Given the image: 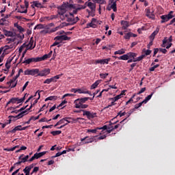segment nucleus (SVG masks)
<instances>
[{"instance_id":"nucleus-1","label":"nucleus","mask_w":175,"mask_h":175,"mask_svg":"<svg viewBox=\"0 0 175 175\" xmlns=\"http://www.w3.org/2000/svg\"><path fill=\"white\" fill-rule=\"evenodd\" d=\"M66 5L65 3H64L58 10V14H59L61 20H65L64 14L66 13Z\"/></svg>"},{"instance_id":"nucleus-2","label":"nucleus","mask_w":175,"mask_h":175,"mask_svg":"<svg viewBox=\"0 0 175 175\" xmlns=\"http://www.w3.org/2000/svg\"><path fill=\"white\" fill-rule=\"evenodd\" d=\"M33 105L32 104H31L29 108L27 109L26 110L21 112L20 113H18L17 116H10L9 118L11 119V120H13L14 118H16V120H20V118H23V117H24V114H25V113H27V111H29V109H32V107Z\"/></svg>"},{"instance_id":"nucleus-3","label":"nucleus","mask_w":175,"mask_h":175,"mask_svg":"<svg viewBox=\"0 0 175 175\" xmlns=\"http://www.w3.org/2000/svg\"><path fill=\"white\" fill-rule=\"evenodd\" d=\"M39 73V69L38 68H33L31 70L27 69L24 72L25 75H30V76H35V75H38Z\"/></svg>"},{"instance_id":"nucleus-4","label":"nucleus","mask_w":175,"mask_h":175,"mask_svg":"<svg viewBox=\"0 0 175 175\" xmlns=\"http://www.w3.org/2000/svg\"><path fill=\"white\" fill-rule=\"evenodd\" d=\"M83 116H86L88 120L95 118L96 117V113L91 112L90 111H83Z\"/></svg>"},{"instance_id":"nucleus-5","label":"nucleus","mask_w":175,"mask_h":175,"mask_svg":"<svg viewBox=\"0 0 175 175\" xmlns=\"http://www.w3.org/2000/svg\"><path fill=\"white\" fill-rule=\"evenodd\" d=\"M81 142H82L83 144H88L94 142V138L86 136L84 138H81Z\"/></svg>"},{"instance_id":"nucleus-6","label":"nucleus","mask_w":175,"mask_h":175,"mask_svg":"<svg viewBox=\"0 0 175 175\" xmlns=\"http://www.w3.org/2000/svg\"><path fill=\"white\" fill-rule=\"evenodd\" d=\"M51 70L50 68H44L42 71L37 73L38 76H40L43 77L44 76H47V75H50Z\"/></svg>"},{"instance_id":"nucleus-7","label":"nucleus","mask_w":175,"mask_h":175,"mask_svg":"<svg viewBox=\"0 0 175 175\" xmlns=\"http://www.w3.org/2000/svg\"><path fill=\"white\" fill-rule=\"evenodd\" d=\"M146 12V17H148V18H155V15L154 14V12H151V10L150 8H148L145 10Z\"/></svg>"},{"instance_id":"nucleus-8","label":"nucleus","mask_w":175,"mask_h":175,"mask_svg":"<svg viewBox=\"0 0 175 175\" xmlns=\"http://www.w3.org/2000/svg\"><path fill=\"white\" fill-rule=\"evenodd\" d=\"M32 62H39L38 57H31V58L27 59L23 62V64H26V65H29V64Z\"/></svg>"},{"instance_id":"nucleus-9","label":"nucleus","mask_w":175,"mask_h":175,"mask_svg":"<svg viewBox=\"0 0 175 175\" xmlns=\"http://www.w3.org/2000/svg\"><path fill=\"white\" fill-rule=\"evenodd\" d=\"M85 5L88 6V8H90L91 10H96V5L95 3H92L91 1H87L85 3Z\"/></svg>"},{"instance_id":"nucleus-10","label":"nucleus","mask_w":175,"mask_h":175,"mask_svg":"<svg viewBox=\"0 0 175 175\" xmlns=\"http://www.w3.org/2000/svg\"><path fill=\"white\" fill-rule=\"evenodd\" d=\"M65 17H66V21H68V23H70V25H75V17L73 16V15H70V17L68 16V14H65Z\"/></svg>"},{"instance_id":"nucleus-11","label":"nucleus","mask_w":175,"mask_h":175,"mask_svg":"<svg viewBox=\"0 0 175 175\" xmlns=\"http://www.w3.org/2000/svg\"><path fill=\"white\" fill-rule=\"evenodd\" d=\"M85 8H87V6L85 5H76V4H75L74 9L75 10H74V12L75 13H77V12H79V10H81L82 9H85Z\"/></svg>"},{"instance_id":"nucleus-12","label":"nucleus","mask_w":175,"mask_h":175,"mask_svg":"<svg viewBox=\"0 0 175 175\" xmlns=\"http://www.w3.org/2000/svg\"><path fill=\"white\" fill-rule=\"evenodd\" d=\"M117 122H118V121L113 122L110 121L109 122V126L107 129L106 132H107L108 133H111V132H113V131H114L113 129V126H111V125H114V124H117Z\"/></svg>"},{"instance_id":"nucleus-13","label":"nucleus","mask_w":175,"mask_h":175,"mask_svg":"<svg viewBox=\"0 0 175 175\" xmlns=\"http://www.w3.org/2000/svg\"><path fill=\"white\" fill-rule=\"evenodd\" d=\"M68 25H70V23H62L60 25L56 27L53 30V32H55V31H58V29H61V28H64V27H68Z\"/></svg>"},{"instance_id":"nucleus-14","label":"nucleus","mask_w":175,"mask_h":175,"mask_svg":"<svg viewBox=\"0 0 175 175\" xmlns=\"http://www.w3.org/2000/svg\"><path fill=\"white\" fill-rule=\"evenodd\" d=\"M25 38L24 33H20L19 34L16 35V39L18 40L17 42V44H19V43H23V40Z\"/></svg>"},{"instance_id":"nucleus-15","label":"nucleus","mask_w":175,"mask_h":175,"mask_svg":"<svg viewBox=\"0 0 175 175\" xmlns=\"http://www.w3.org/2000/svg\"><path fill=\"white\" fill-rule=\"evenodd\" d=\"M128 55V59H136V57H137V53H133V52H129L128 53H126Z\"/></svg>"},{"instance_id":"nucleus-16","label":"nucleus","mask_w":175,"mask_h":175,"mask_svg":"<svg viewBox=\"0 0 175 175\" xmlns=\"http://www.w3.org/2000/svg\"><path fill=\"white\" fill-rule=\"evenodd\" d=\"M66 120H70V118H68V117H66V118H62V120H60L59 121H58L55 124V126H58V125H61L62 124H65V121H66Z\"/></svg>"},{"instance_id":"nucleus-17","label":"nucleus","mask_w":175,"mask_h":175,"mask_svg":"<svg viewBox=\"0 0 175 175\" xmlns=\"http://www.w3.org/2000/svg\"><path fill=\"white\" fill-rule=\"evenodd\" d=\"M64 74H60L50 78L51 83H57V80L59 79L61 77H62Z\"/></svg>"},{"instance_id":"nucleus-18","label":"nucleus","mask_w":175,"mask_h":175,"mask_svg":"<svg viewBox=\"0 0 175 175\" xmlns=\"http://www.w3.org/2000/svg\"><path fill=\"white\" fill-rule=\"evenodd\" d=\"M74 103L75 105V108L76 109H80L81 106L83 105V103H81V101L79 98L75 100Z\"/></svg>"},{"instance_id":"nucleus-19","label":"nucleus","mask_w":175,"mask_h":175,"mask_svg":"<svg viewBox=\"0 0 175 175\" xmlns=\"http://www.w3.org/2000/svg\"><path fill=\"white\" fill-rule=\"evenodd\" d=\"M108 128L109 127H107V125H104L103 127H98L99 131L102 130L101 132L99 133V135H103V133H106Z\"/></svg>"},{"instance_id":"nucleus-20","label":"nucleus","mask_w":175,"mask_h":175,"mask_svg":"<svg viewBox=\"0 0 175 175\" xmlns=\"http://www.w3.org/2000/svg\"><path fill=\"white\" fill-rule=\"evenodd\" d=\"M121 25H122V29H126L129 27V22L126 21H122Z\"/></svg>"},{"instance_id":"nucleus-21","label":"nucleus","mask_w":175,"mask_h":175,"mask_svg":"<svg viewBox=\"0 0 175 175\" xmlns=\"http://www.w3.org/2000/svg\"><path fill=\"white\" fill-rule=\"evenodd\" d=\"M111 3V9H113V12H117V1H114V0H112Z\"/></svg>"},{"instance_id":"nucleus-22","label":"nucleus","mask_w":175,"mask_h":175,"mask_svg":"<svg viewBox=\"0 0 175 175\" xmlns=\"http://www.w3.org/2000/svg\"><path fill=\"white\" fill-rule=\"evenodd\" d=\"M3 32L5 36H10L11 38H13V36H14V33H13V31L4 30Z\"/></svg>"},{"instance_id":"nucleus-23","label":"nucleus","mask_w":175,"mask_h":175,"mask_svg":"<svg viewBox=\"0 0 175 175\" xmlns=\"http://www.w3.org/2000/svg\"><path fill=\"white\" fill-rule=\"evenodd\" d=\"M16 131H22V126L18 125L14 127V129L11 130L10 132V133H16Z\"/></svg>"},{"instance_id":"nucleus-24","label":"nucleus","mask_w":175,"mask_h":175,"mask_svg":"<svg viewBox=\"0 0 175 175\" xmlns=\"http://www.w3.org/2000/svg\"><path fill=\"white\" fill-rule=\"evenodd\" d=\"M14 27H16V28H17V29H18L19 30V32H20V33H23V32H24L25 30L24 29V28H23V27H21V26H20L19 25H18V23H14Z\"/></svg>"},{"instance_id":"nucleus-25","label":"nucleus","mask_w":175,"mask_h":175,"mask_svg":"<svg viewBox=\"0 0 175 175\" xmlns=\"http://www.w3.org/2000/svg\"><path fill=\"white\" fill-rule=\"evenodd\" d=\"M100 84V80H97L95 83H94L92 85L90 89L91 90H95Z\"/></svg>"},{"instance_id":"nucleus-26","label":"nucleus","mask_w":175,"mask_h":175,"mask_svg":"<svg viewBox=\"0 0 175 175\" xmlns=\"http://www.w3.org/2000/svg\"><path fill=\"white\" fill-rule=\"evenodd\" d=\"M153 95H154V92H152L150 95H148L145 98V99L142 101V103H145V104L147 103V102H148V100H150L151 98H152Z\"/></svg>"},{"instance_id":"nucleus-27","label":"nucleus","mask_w":175,"mask_h":175,"mask_svg":"<svg viewBox=\"0 0 175 175\" xmlns=\"http://www.w3.org/2000/svg\"><path fill=\"white\" fill-rule=\"evenodd\" d=\"M46 151H44V152H36V157H37V159H39V158H42V157H43L44 155H46Z\"/></svg>"},{"instance_id":"nucleus-28","label":"nucleus","mask_w":175,"mask_h":175,"mask_svg":"<svg viewBox=\"0 0 175 175\" xmlns=\"http://www.w3.org/2000/svg\"><path fill=\"white\" fill-rule=\"evenodd\" d=\"M161 24H163V23H167V21H169L170 20L166 15L161 16Z\"/></svg>"},{"instance_id":"nucleus-29","label":"nucleus","mask_w":175,"mask_h":175,"mask_svg":"<svg viewBox=\"0 0 175 175\" xmlns=\"http://www.w3.org/2000/svg\"><path fill=\"white\" fill-rule=\"evenodd\" d=\"M158 32H159V29H157L156 31H154L153 33H152V34L150 35V38L152 40H154V39H155V36H157V35H158Z\"/></svg>"},{"instance_id":"nucleus-30","label":"nucleus","mask_w":175,"mask_h":175,"mask_svg":"<svg viewBox=\"0 0 175 175\" xmlns=\"http://www.w3.org/2000/svg\"><path fill=\"white\" fill-rule=\"evenodd\" d=\"M38 59V62H40L42 61H45V59H47L49 57V55L47 54L44 55L42 57H37Z\"/></svg>"},{"instance_id":"nucleus-31","label":"nucleus","mask_w":175,"mask_h":175,"mask_svg":"<svg viewBox=\"0 0 175 175\" xmlns=\"http://www.w3.org/2000/svg\"><path fill=\"white\" fill-rule=\"evenodd\" d=\"M95 10H87V12H88V17H90V16H91V17H94V16H95Z\"/></svg>"},{"instance_id":"nucleus-32","label":"nucleus","mask_w":175,"mask_h":175,"mask_svg":"<svg viewBox=\"0 0 175 175\" xmlns=\"http://www.w3.org/2000/svg\"><path fill=\"white\" fill-rule=\"evenodd\" d=\"M10 103L15 104L17 103V98H12L8 103L7 106L10 105Z\"/></svg>"},{"instance_id":"nucleus-33","label":"nucleus","mask_w":175,"mask_h":175,"mask_svg":"<svg viewBox=\"0 0 175 175\" xmlns=\"http://www.w3.org/2000/svg\"><path fill=\"white\" fill-rule=\"evenodd\" d=\"M117 54H119V55H122V54H125V50L124 49H120V50L115 51L114 52V55H117Z\"/></svg>"},{"instance_id":"nucleus-34","label":"nucleus","mask_w":175,"mask_h":175,"mask_svg":"<svg viewBox=\"0 0 175 175\" xmlns=\"http://www.w3.org/2000/svg\"><path fill=\"white\" fill-rule=\"evenodd\" d=\"M18 161L16 163V165H21V163H25V162H27L25 159V157H22V159H18Z\"/></svg>"},{"instance_id":"nucleus-35","label":"nucleus","mask_w":175,"mask_h":175,"mask_svg":"<svg viewBox=\"0 0 175 175\" xmlns=\"http://www.w3.org/2000/svg\"><path fill=\"white\" fill-rule=\"evenodd\" d=\"M25 96H27V94H25V96L21 98H17L16 104L18 105V103H23V102L25 100Z\"/></svg>"},{"instance_id":"nucleus-36","label":"nucleus","mask_w":175,"mask_h":175,"mask_svg":"<svg viewBox=\"0 0 175 175\" xmlns=\"http://www.w3.org/2000/svg\"><path fill=\"white\" fill-rule=\"evenodd\" d=\"M66 9H75V4H70L69 3H64Z\"/></svg>"},{"instance_id":"nucleus-37","label":"nucleus","mask_w":175,"mask_h":175,"mask_svg":"<svg viewBox=\"0 0 175 175\" xmlns=\"http://www.w3.org/2000/svg\"><path fill=\"white\" fill-rule=\"evenodd\" d=\"M118 59H122V61H128V55H127V53L126 54H124V55H122V56H120L119 57H118Z\"/></svg>"},{"instance_id":"nucleus-38","label":"nucleus","mask_w":175,"mask_h":175,"mask_svg":"<svg viewBox=\"0 0 175 175\" xmlns=\"http://www.w3.org/2000/svg\"><path fill=\"white\" fill-rule=\"evenodd\" d=\"M10 118V120H9V122H5V123H4V124H1V128H5L8 124H10V122H12V120H13L14 121H16V120H18V119H16V118H14V119H11L10 118Z\"/></svg>"},{"instance_id":"nucleus-39","label":"nucleus","mask_w":175,"mask_h":175,"mask_svg":"<svg viewBox=\"0 0 175 175\" xmlns=\"http://www.w3.org/2000/svg\"><path fill=\"white\" fill-rule=\"evenodd\" d=\"M62 133V131H53L51 132V134L53 135V136H57L58 135H61Z\"/></svg>"},{"instance_id":"nucleus-40","label":"nucleus","mask_w":175,"mask_h":175,"mask_svg":"<svg viewBox=\"0 0 175 175\" xmlns=\"http://www.w3.org/2000/svg\"><path fill=\"white\" fill-rule=\"evenodd\" d=\"M62 42L64 40H70V37H68L66 35L60 36Z\"/></svg>"},{"instance_id":"nucleus-41","label":"nucleus","mask_w":175,"mask_h":175,"mask_svg":"<svg viewBox=\"0 0 175 175\" xmlns=\"http://www.w3.org/2000/svg\"><path fill=\"white\" fill-rule=\"evenodd\" d=\"M86 28H96V25L90 22V23L87 24Z\"/></svg>"},{"instance_id":"nucleus-42","label":"nucleus","mask_w":175,"mask_h":175,"mask_svg":"<svg viewBox=\"0 0 175 175\" xmlns=\"http://www.w3.org/2000/svg\"><path fill=\"white\" fill-rule=\"evenodd\" d=\"M47 100H57V96H51L45 99V102H47Z\"/></svg>"},{"instance_id":"nucleus-43","label":"nucleus","mask_w":175,"mask_h":175,"mask_svg":"<svg viewBox=\"0 0 175 175\" xmlns=\"http://www.w3.org/2000/svg\"><path fill=\"white\" fill-rule=\"evenodd\" d=\"M79 100L82 103V104H84L87 100H90V97L80 98Z\"/></svg>"},{"instance_id":"nucleus-44","label":"nucleus","mask_w":175,"mask_h":175,"mask_svg":"<svg viewBox=\"0 0 175 175\" xmlns=\"http://www.w3.org/2000/svg\"><path fill=\"white\" fill-rule=\"evenodd\" d=\"M36 164L32 163V164H31L29 166H26L25 169H26L27 170H29V172H31V170L32 169H33V167L36 166Z\"/></svg>"},{"instance_id":"nucleus-45","label":"nucleus","mask_w":175,"mask_h":175,"mask_svg":"<svg viewBox=\"0 0 175 175\" xmlns=\"http://www.w3.org/2000/svg\"><path fill=\"white\" fill-rule=\"evenodd\" d=\"M98 131H99V127H97L94 129H88V132H90L91 133H98Z\"/></svg>"},{"instance_id":"nucleus-46","label":"nucleus","mask_w":175,"mask_h":175,"mask_svg":"<svg viewBox=\"0 0 175 175\" xmlns=\"http://www.w3.org/2000/svg\"><path fill=\"white\" fill-rule=\"evenodd\" d=\"M121 95L118 94L116 96L110 98V100H114V102H117L119 99H121Z\"/></svg>"},{"instance_id":"nucleus-47","label":"nucleus","mask_w":175,"mask_h":175,"mask_svg":"<svg viewBox=\"0 0 175 175\" xmlns=\"http://www.w3.org/2000/svg\"><path fill=\"white\" fill-rule=\"evenodd\" d=\"M143 101L142 102H141V103H138V104H136L135 105V107H134V108L133 109H135V111H136V109H139V107H142V106H143Z\"/></svg>"},{"instance_id":"nucleus-48","label":"nucleus","mask_w":175,"mask_h":175,"mask_svg":"<svg viewBox=\"0 0 175 175\" xmlns=\"http://www.w3.org/2000/svg\"><path fill=\"white\" fill-rule=\"evenodd\" d=\"M111 60V58H107V59H103V65L109 64V62H110V61Z\"/></svg>"},{"instance_id":"nucleus-49","label":"nucleus","mask_w":175,"mask_h":175,"mask_svg":"<svg viewBox=\"0 0 175 175\" xmlns=\"http://www.w3.org/2000/svg\"><path fill=\"white\" fill-rule=\"evenodd\" d=\"M34 6H36V8H42V3H39V1H33V2Z\"/></svg>"},{"instance_id":"nucleus-50","label":"nucleus","mask_w":175,"mask_h":175,"mask_svg":"<svg viewBox=\"0 0 175 175\" xmlns=\"http://www.w3.org/2000/svg\"><path fill=\"white\" fill-rule=\"evenodd\" d=\"M146 57V55H142L141 56L135 58V62H138L139 61H142Z\"/></svg>"},{"instance_id":"nucleus-51","label":"nucleus","mask_w":175,"mask_h":175,"mask_svg":"<svg viewBox=\"0 0 175 175\" xmlns=\"http://www.w3.org/2000/svg\"><path fill=\"white\" fill-rule=\"evenodd\" d=\"M174 12L173 11H170L169 12V14L167 15H166V16L170 19V20H172V18H173V17H174V16H173Z\"/></svg>"},{"instance_id":"nucleus-52","label":"nucleus","mask_w":175,"mask_h":175,"mask_svg":"<svg viewBox=\"0 0 175 175\" xmlns=\"http://www.w3.org/2000/svg\"><path fill=\"white\" fill-rule=\"evenodd\" d=\"M94 64H95V65H98V64H100V65H103V59L95 60Z\"/></svg>"},{"instance_id":"nucleus-53","label":"nucleus","mask_w":175,"mask_h":175,"mask_svg":"<svg viewBox=\"0 0 175 175\" xmlns=\"http://www.w3.org/2000/svg\"><path fill=\"white\" fill-rule=\"evenodd\" d=\"M40 116H42V113H40L38 116H31L30 118V120H31V121H36V120H39V117H40Z\"/></svg>"},{"instance_id":"nucleus-54","label":"nucleus","mask_w":175,"mask_h":175,"mask_svg":"<svg viewBox=\"0 0 175 175\" xmlns=\"http://www.w3.org/2000/svg\"><path fill=\"white\" fill-rule=\"evenodd\" d=\"M33 45V41H30L29 44H27V46H29V47H28L27 49L29 50H32V49H35V46L32 47Z\"/></svg>"},{"instance_id":"nucleus-55","label":"nucleus","mask_w":175,"mask_h":175,"mask_svg":"<svg viewBox=\"0 0 175 175\" xmlns=\"http://www.w3.org/2000/svg\"><path fill=\"white\" fill-rule=\"evenodd\" d=\"M109 76V73H100V79H106Z\"/></svg>"},{"instance_id":"nucleus-56","label":"nucleus","mask_w":175,"mask_h":175,"mask_svg":"<svg viewBox=\"0 0 175 175\" xmlns=\"http://www.w3.org/2000/svg\"><path fill=\"white\" fill-rule=\"evenodd\" d=\"M66 103H68V101H66V100H63L62 103L57 106V109H59V107H62V106H64V105H66Z\"/></svg>"},{"instance_id":"nucleus-57","label":"nucleus","mask_w":175,"mask_h":175,"mask_svg":"<svg viewBox=\"0 0 175 175\" xmlns=\"http://www.w3.org/2000/svg\"><path fill=\"white\" fill-rule=\"evenodd\" d=\"M44 27H43V25L42 24H38L35 27H34V29H43Z\"/></svg>"},{"instance_id":"nucleus-58","label":"nucleus","mask_w":175,"mask_h":175,"mask_svg":"<svg viewBox=\"0 0 175 175\" xmlns=\"http://www.w3.org/2000/svg\"><path fill=\"white\" fill-rule=\"evenodd\" d=\"M131 38H132V33H127L124 36V39H131Z\"/></svg>"},{"instance_id":"nucleus-59","label":"nucleus","mask_w":175,"mask_h":175,"mask_svg":"<svg viewBox=\"0 0 175 175\" xmlns=\"http://www.w3.org/2000/svg\"><path fill=\"white\" fill-rule=\"evenodd\" d=\"M38 172H39V167H35L30 174L32 175L33 173H36Z\"/></svg>"},{"instance_id":"nucleus-60","label":"nucleus","mask_w":175,"mask_h":175,"mask_svg":"<svg viewBox=\"0 0 175 175\" xmlns=\"http://www.w3.org/2000/svg\"><path fill=\"white\" fill-rule=\"evenodd\" d=\"M54 40H56L57 42H59L60 43H62V41L61 40V36H57L55 37Z\"/></svg>"},{"instance_id":"nucleus-61","label":"nucleus","mask_w":175,"mask_h":175,"mask_svg":"<svg viewBox=\"0 0 175 175\" xmlns=\"http://www.w3.org/2000/svg\"><path fill=\"white\" fill-rule=\"evenodd\" d=\"M97 3H99L100 5H103L105 3V0H95Z\"/></svg>"},{"instance_id":"nucleus-62","label":"nucleus","mask_w":175,"mask_h":175,"mask_svg":"<svg viewBox=\"0 0 175 175\" xmlns=\"http://www.w3.org/2000/svg\"><path fill=\"white\" fill-rule=\"evenodd\" d=\"M134 111H135V109H132L129 111H128L126 113L127 118L129 117Z\"/></svg>"},{"instance_id":"nucleus-63","label":"nucleus","mask_w":175,"mask_h":175,"mask_svg":"<svg viewBox=\"0 0 175 175\" xmlns=\"http://www.w3.org/2000/svg\"><path fill=\"white\" fill-rule=\"evenodd\" d=\"M159 51L161 53H163V54H166V53H167V50H166V49L160 48Z\"/></svg>"},{"instance_id":"nucleus-64","label":"nucleus","mask_w":175,"mask_h":175,"mask_svg":"<svg viewBox=\"0 0 175 175\" xmlns=\"http://www.w3.org/2000/svg\"><path fill=\"white\" fill-rule=\"evenodd\" d=\"M23 172H24V173L25 174V175H29V173H30V172L31 171H29V170H27V169H24L23 170Z\"/></svg>"}]
</instances>
